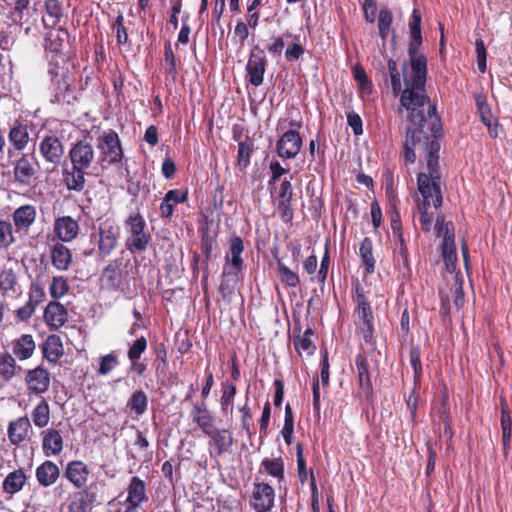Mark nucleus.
I'll use <instances>...</instances> for the list:
<instances>
[{
	"mask_svg": "<svg viewBox=\"0 0 512 512\" xmlns=\"http://www.w3.org/2000/svg\"><path fill=\"white\" fill-rule=\"evenodd\" d=\"M411 72L405 78L406 88L400 97L401 105L409 111V120L417 128H442L436 106L426 94L427 57L419 52L408 54Z\"/></svg>",
	"mask_w": 512,
	"mask_h": 512,
	"instance_id": "f257e3e1",
	"label": "nucleus"
},
{
	"mask_svg": "<svg viewBox=\"0 0 512 512\" xmlns=\"http://www.w3.org/2000/svg\"><path fill=\"white\" fill-rule=\"evenodd\" d=\"M432 132V141L425 153L427 156L428 173L420 172L417 175V188L422 198L433 197V206L437 209L443 204L441 191V172L439 165L440 138L442 130H428Z\"/></svg>",
	"mask_w": 512,
	"mask_h": 512,
	"instance_id": "f03ea898",
	"label": "nucleus"
},
{
	"mask_svg": "<svg viewBox=\"0 0 512 512\" xmlns=\"http://www.w3.org/2000/svg\"><path fill=\"white\" fill-rule=\"evenodd\" d=\"M99 287L102 291L120 293L126 298L135 295V278L132 276L130 260L122 257L110 260L101 270Z\"/></svg>",
	"mask_w": 512,
	"mask_h": 512,
	"instance_id": "7ed1b4c3",
	"label": "nucleus"
},
{
	"mask_svg": "<svg viewBox=\"0 0 512 512\" xmlns=\"http://www.w3.org/2000/svg\"><path fill=\"white\" fill-rule=\"evenodd\" d=\"M123 226L126 249L132 254L146 251L152 242V235L140 211L130 212L124 219Z\"/></svg>",
	"mask_w": 512,
	"mask_h": 512,
	"instance_id": "20e7f679",
	"label": "nucleus"
},
{
	"mask_svg": "<svg viewBox=\"0 0 512 512\" xmlns=\"http://www.w3.org/2000/svg\"><path fill=\"white\" fill-rule=\"evenodd\" d=\"M455 227L452 221L445 222L444 216H438L435 223L436 235L443 236L441 244V255L446 270L454 273L457 266V253L455 244Z\"/></svg>",
	"mask_w": 512,
	"mask_h": 512,
	"instance_id": "39448f33",
	"label": "nucleus"
},
{
	"mask_svg": "<svg viewBox=\"0 0 512 512\" xmlns=\"http://www.w3.org/2000/svg\"><path fill=\"white\" fill-rule=\"evenodd\" d=\"M48 74L54 87V102L72 104L76 100V95L69 70L56 63L53 67H49Z\"/></svg>",
	"mask_w": 512,
	"mask_h": 512,
	"instance_id": "423d86ee",
	"label": "nucleus"
},
{
	"mask_svg": "<svg viewBox=\"0 0 512 512\" xmlns=\"http://www.w3.org/2000/svg\"><path fill=\"white\" fill-rule=\"evenodd\" d=\"M97 236L98 256L106 258L118 247L120 227L113 218H107L99 223Z\"/></svg>",
	"mask_w": 512,
	"mask_h": 512,
	"instance_id": "0eeeda50",
	"label": "nucleus"
},
{
	"mask_svg": "<svg viewBox=\"0 0 512 512\" xmlns=\"http://www.w3.org/2000/svg\"><path fill=\"white\" fill-rule=\"evenodd\" d=\"M357 307L355 313L358 319L359 332L366 343H371L374 335L373 312L368 299L366 298L362 288L358 287Z\"/></svg>",
	"mask_w": 512,
	"mask_h": 512,
	"instance_id": "6e6552de",
	"label": "nucleus"
},
{
	"mask_svg": "<svg viewBox=\"0 0 512 512\" xmlns=\"http://www.w3.org/2000/svg\"><path fill=\"white\" fill-rule=\"evenodd\" d=\"M48 30L44 38V46L48 53L49 67H53L56 63L59 64L58 59H61L64 63L66 62L63 48L70 35L68 30L62 26Z\"/></svg>",
	"mask_w": 512,
	"mask_h": 512,
	"instance_id": "1a4fd4ad",
	"label": "nucleus"
},
{
	"mask_svg": "<svg viewBox=\"0 0 512 512\" xmlns=\"http://www.w3.org/2000/svg\"><path fill=\"white\" fill-rule=\"evenodd\" d=\"M39 164L33 154H23L14 163L13 175L20 187H30L37 180Z\"/></svg>",
	"mask_w": 512,
	"mask_h": 512,
	"instance_id": "9d476101",
	"label": "nucleus"
},
{
	"mask_svg": "<svg viewBox=\"0 0 512 512\" xmlns=\"http://www.w3.org/2000/svg\"><path fill=\"white\" fill-rule=\"evenodd\" d=\"M432 141V132L427 130H407L403 145V160L406 165L413 164L416 161L415 150L426 151L429 143Z\"/></svg>",
	"mask_w": 512,
	"mask_h": 512,
	"instance_id": "9b49d317",
	"label": "nucleus"
},
{
	"mask_svg": "<svg viewBox=\"0 0 512 512\" xmlns=\"http://www.w3.org/2000/svg\"><path fill=\"white\" fill-rule=\"evenodd\" d=\"M268 65V60L263 49L256 46L249 55L246 65V79L254 87L263 84L264 74Z\"/></svg>",
	"mask_w": 512,
	"mask_h": 512,
	"instance_id": "f8f14e48",
	"label": "nucleus"
},
{
	"mask_svg": "<svg viewBox=\"0 0 512 512\" xmlns=\"http://www.w3.org/2000/svg\"><path fill=\"white\" fill-rule=\"evenodd\" d=\"M69 5L63 0H44L42 24L45 29H54L65 23L68 18Z\"/></svg>",
	"mask_w": 512,
	"mask_h": 512,
	"instance_id": "ddd939ff",
	"label": "nucleus"
},
{
	"mask_svg": "<svg viewBox=\"0 0 512 512\" xmlns=\"http://www.w3.org/2000/svg\"><path fill=\"white\" fill-rule=\"evenodd\" d=\"M210 438L209 454L213 458H219L225 453H230L234 444V437L228 429H218L215 426L204 433Z\"/></svg>",
	"mask_w": 512,
	"mask_h": 512,
	"instance_id": "4468645a",
	"label": "nucleus"
},
{
	"mask_svg": "<svg viewBox=\"0 0 512 512\" xmlns=\"http://www.w3.org/2000/svg\"><path fill=\"white\" fill-rule=\"evenodd\" d=\"M256 135L257 132H254L252 135H246L244 139H242L243 130H234L233 139L238 142V151L235 165L236 168L242 173H246V169L250 165L252 153L256 149Z\"/></svg>",
	"mask_w": 512,
	"mask_h": 512,
	"instance_id": "2eb2a0df",
	"label": "nucleus"
},
{
	"mask_svg": "<svg viewBox=\"0 0 512 512\" xmlns=\"http://www.w3.org/2000/svg\"><path fill=\"white\" fill-rule=\"evenodd\" d=\"M244 251V242L241 237L233 236L230 239L229 252L225 256L223 266L224 275L240 274L244 269V261L241 254Z\"/></svg>",
	"mask_w": 512,
	"mask_h": 512,
	"instance_id": "dca6fc26",
	"label": "nucleus"
},
{
	"mask_svg": "<svg viewBox=\"0 0 512 512\" xmlns=\"http://www.w3.org/2000/svg\"><path fill=\"white\" fill-rule=\"evenodd\" d=\"M275 492L271 485L265 482H255L250 505L256 512H269L274 507Z\"/></svg>",
	"mask_w": 512,
	"mask_h": 512,
	"instance_id": "f3484780",
	"label": "nucleus"
},
{
	"mask_svg": "<svg viewBox=\"0 0 512 512\" xmlns=\"http://www.w3.org/2000/svg\"><path fill=\"white\" fill-rule=\"evenodd\" d=\"M355 367L358 377L359 393L370 400L373 397V385L370 375V364L365 353H358L355 356Z\"/></svg>",
	"mask_w": 512,
	"mask_h": 512,
	"instance_id": "a211bd4d",
	"label": "nucleus"
},
{
	"mask_svg": "<svg viewBox=\"0 0 512 512\" xmlns=\"http://www.w3.org/2000/svg\"><path fill=\"white\" fill-rule=\"evenodd\" d=\"M25 382L31 392L41 395L49 390L51 374L46 368L39 365L26 372Z\"/></svg>",
	"mask_w": 512,
	"mask_h": 512,
	"instance_id": "6ab92c4d",
	"label": "nucleus"
},
{
	"mask_svg": "<svg viewBox=\"0 0 512 512\" xmlns=\"http://www.w3.org/2000/svg\"><path fill=\"white\" fill-rule=\"evenodd\" d=\"M43 319L50 330H59L68 321V310L59 301H50L44 309Z\"/></svg>",
	"mask_w": 512,
	"mask_h": 512,
	"instance_id": "aec40b11",
	"label": "nucleus"
},
{
	"mask_svg": "<svg viewBox=\"0 0 512 512\" xmlns=\"http://www.w3.org/2000/svg\"><path fill=\"white\" fill-rule=\"evenodd\" d=\"M98 148L105 155V160L109 164L120 162L123 157L119 137L113 130L99 139Z\"/></svg>",
	"mask_w": 512,
	"mask_h": 512,
	"instance_id": "412c9836",
	"label": "nucleus"
},
{
	"mask_svg": "<svg viewBox=\"0 0 512 512\" xmlns=\"http://www.w3.org/2000/svg\"><path fill=\"white\" fill-rule=\"evenodd\" d=\"M302 145V139L297 130H287L277 143V152L280 157L290 159L295 157Z\"/></svg>",
	"mask_w": 512,
	"mask_h": 512,
	"instance_id": "4be33fe9",
	"label": "nucleus"
},
{
	"mask_svg": "<svg viewBox=\"0 0 512 512\" xmlns=\"http://www.w3.org/2000/svg\"><path fill=\"white\" fill-rule=\"evenodd\" d=\"M69 157L75 167L87 169L94 159V150L86 140H79L70 149Z\"/></svg>",
	"mask_w": 512,
	"mask_h": 512,
	"instance_id": "5701e85b",
	"label": "nucleus"
},
{
	"mask_svg": "<svg viewBox=\"0 0 512 512\" xmlns=\"http://www.w3.org/2000/svg\"><path fill=\"white\" fill-rule=\"evenodd\" d=\"M31 431L32 426L29 418L27 416H21L9 422L7 436L12 445L19 446L21 443L28 440Z\"/></svg>",
	"mask_w": 512,
	"mask_h": 512,
	"instance_id": "b1692460",
	"label": "nucleus"
},
{
	"mask_svg": "<svg viewBox=\"0 0 512 512\" xmlns=\"http://www.w3.org/2000/svg\"><path fill=\"white\" fill-rule=\"evenodd\" d=\"M89 475L88 466L80 460L68 462L64 471V477L77 489L86 485Z\"/></svg>",
	"mask_w": 512,
	"mask_h": 512,
	"instance_id": "393cba45",
	"label": "nucleus"
},
{
	"mask_svg": "<svg viewBox=\"0 0 512 512\" xmlns=\"http://www.w3.org/2000/svg\"><path fill=\"white\" fill-rule=\"evenodd\" d=\"M97 500V494L91 487L74 493L68 504V512H89Z\"/></svg>",
	"mask_w": 512,
	"mask_h": 512,
	"instance_id": "a878e982",
	"label": "nucleus"
},
{
	"mask_svg": "<svg viewBox=\"0 0 512 512\" xmlns=\"http://www.w3.org/2000/svg\"><path fill=\"white\" fill-rule=\"evenodd\" d=\"M42 439V450L46 456L58 455L64 447V440L61 432L55 428H47L40 434Z\"/></svg>",
	"mask_w": 512,
	"mask_h": 512,
	"instance_id": "bb28decb",
	"label": "nucleus"
},
{
	"mask_svg": "<svg viewBox=\"0 0 512 512\" xmlns=\"http://www.w3.org/2000/svg\"><path fill=\"white\" fill-rule=\"evenodd\" d=\"M54 232L63 242H70L79 233V224L71 216L58 217L54 223Z\"/></svg>",
	"mask_w": 512,
	"mask_h": 512,
	"instance_id": "cd10ccee",
	"label": "nucleus"
},
{
	"mask_svg": "<svg viewBox=\"0 0 512 512\" xmlns=\"http://www.w3.org/2000/svg\"><path fill=\"white\" fill-rule=\"evenodd\" d=\"M190 415L192 421L197 424L203 433L215 426L214 418L205 401H197L193 403Z\"/></svg>",
	"mask_w": 512,
	"mask_h": 512,
	"instance_id": "c85d7f7f",
	"label": "nucleus"
},
{
	"mask_svg": "<svg viewBox=\"0 0 512 512\" xmlns=\"http://www.w3.org/2000/svg\"><path fill=\"white\" fill-rule=\"evenodd\" d=\"M126 502L131 507H140V505L148 500L146 494V483L138 476H133L127 487Z\"/></svg>",
	"mask_w": 512,
	"mask_h": 512,
	"instance_id": "c756f323",
	"label": "nucleus"
},
{
	"mask_svg": "<svg viewBox=\"0 0 512 512\" xmlns=\"http://www.w3.org/2000/svg\"><path fill=\"white\" fill-rule=\"evenodd\" d=\"M38 483L43 487H50L55 484L60 476V469L51 460H45L35 471Z\"/></svg>",
	"mask_w": 512,
	"mask_h": 512,
	"instance_id": "7c9ffc66",
	"label": "nucleus"
},
{
	"mask_svg": "<svg viewBox=\"0 0 512 512\" xmlns=\"http://www.w3.org/2000/svg\"><path fill=\"white\" fill-rule=\"evenodd\" d=\"M42 354L51 364H57L64 354L63 344L60 336L49 335L42 345Z\"/></svg>",
	"mask_w": 512,
	"mask_h": 512,
	"instance_id": "2f4dec72",
	"label": "nucleus"
},
{
	"mask_svg": "<svg viewBox=\"0 0 512 512\" xmlns=\"http://www.w3.org/2000/svg\"><path fill=\"white\" fill-rule=\"evenodd\" d=\"M50 258L53 267L58 271H66L72 263L71 250L62 243L54 244L50 251Z\"/></svg>",
	"mask_w": 512,
	"mask_h": 512,
	"instance_id": "473e14b6",
	"label": "nucleus"
},
{
	"mask_svg": "<svg viewBox=\"0 0 512 512\" xmlns=\"http://www.w3.org/2000/svg\"><path fill=\"white\" fill-rule=\"evenodd\" d=\"M40 152L48 162L58 164L63 155V146L56 137L47 136L40 143Z\"/></svg>",
	"mask_w": 512,
	"mask_h": 512,
	"instance_id": "72a5a7b5",
	"label": "nucleus"
},
{
	"mask_svg": "<svg viewBox=\"0 0 512 512\" xmlns=\"http://www.w3.org/2000/svg\"><path fill=\"white\" fill-rule=\"evenodd\" d=\"M10 8L9 18L13 23L24 25L31 17L29 12L30 0H5Z\"/></svg>",
	"mask_w": 512,
	"mask_h": 512,
	"instance_id": "f704fd0d",
	"label": "nucleus"
},
{
	"mask_svg": "<svg viewBox=\"0 0 512 512\" xmlns=\"http://www.w3.org/2000/svg\"><path fill=\"white\" fill-rule=\"evenodd\" d=\"M36 215V209L33 205H22L15 209L12 218L17 231L28 230L35 222Z\"/></svg>",
	"mask_w": 512,
	"mask_h": 512,
	"instance_id": "c9c22d12",
	"label": "nucleus"
},
{
	"mask_svg": "<svg viewBox=\"0 0 512 512\" xmlns=\"http://www.w3.org/2000/svg\"><path fill=\"white\" fill-rule=\"evenodd\" d=\"M36 345L33 336L30 334H22L19 338L12 341L13 354L19 360H27L32 357Z\"/></svg>",
	"mask_w": 512,
	"mask_h": 512,
	"instance_id": "e433bc0d",
	"label": "nucleus"
},
{
	"mask_svg": "<svg viewBox=\"0 0 512 512\" xmlns=\"http://www.w3.org/2000/svg\"><path fill=\"white\" fill-rule=\"evenodd\" d=\"M85 170L84 168L75 167L63 170V182L70 191L80 192L85 187Z\"/></svg>",
	"mask_w": 512,
	"mask_h": 512,
	"instance_id": "4c0bfd02",
	"label": "nucleus"
},
{
	"mask_svg": "<svg viewBox=\"0 0 512 512\" xmlns=\"http://www.w3.org/2000/svg\"><path fill=\"white\" fill-rule=\"evenodd\" d=\"M359 257L364 267L366 275H371L376 269V259L373 253V241L369 237H365L359 247Z\"/></svg>",
	"mask_w": 512,
	"mask_h": 512,
	"instance_id": "58836bf2",
	"label": "nucleus"
},
{
	"mask_svg": "<svg viewBox=\"0 0 512 512\" xmlns=\"http://www.w3.org/2000/svg\"><path fill=\"white\" fill-rule=\"evenodd\" d=\"M393 236L395 237L394 261L399 265L401 264L407 271H410L409 250L404 233L399 231L398 233H393Z\"/></svg>",
	"mask_w": 512,
	"mask_h": 512,
	"instance_id": "ea45409f",
	"label": "nucleus"
},
{
	"mask_svg": "<svg viewBox=\"0 0 512 512\" xmlns=\"http://www.w3.org/2000/svg\"><path fill=\"white\" fill-rule=\"evenodd\" d=\"M27 480L23 469H17L10 472L3 481V491L7 494H15L22 490Z\"/></svg>",
	"mask_w": 512,
	"mask_h": 512,
	"instance_id": "a19ab883",
	"label": "nucleus"
},
{
	"mask_svg": "<svg viewBox=\"0 0 512 512\" xmlns=\"http://www.w3.org/2000/svg\"><path fill=\"white\" fill-rule=\"evenodd\" d=\"M21 367L17 365L15 358L7 351L0 353V379L10 381Z\"/></svg>",
	"mask_w": 512,
	"mask_h": 512,
	"instance_id": "79ce46f5",
	"label": "nucleus"
},
{
	"mask_svg": "<svg viewBox=\"0 0 512 512\" xmlns=\"http://www.w3.org/2000/svg\"><path fill=\"white\" fill-rule=\"evenodd\" d=\"M131 414L137 417L144 415L148 409V397L142 389L134 391L127 401Z\"/></svg>",
	"mask_w": 512,
	"mask_h": 512,
	"instance_id": "37998d69",
	"label": "nucleus"
},
{
	"mask_svg": "<svg viewBox=\"0 0 512 512\" xmlns=\"http://www.w3.org/2000/svg\"><path fill=\"white\" fill-rule=\"evenodd\" d=\"M261 467L268 475L276 478L279 483L285 481V466L282 457L264 458L261 461Z\"/></svg>",
	"mask_w": 512,
	"mask_h": 512,
	"instance_id": "c03bdc74",
	"label": "nucleus"
},
{
	"mask_svg": "<svg viewBox=\"0 0 512 512\" xmlns=\"http://www.w3.org/2000/svg\"><path fill=\"white\" fill-rule=\"evenodd\" d=\"M474 98L476 102L477 112L480 116L482 123L487 128H491L496 120L488 105L487 97L484 94L480 93L476 94Z\"/></svg>",
	"mask_w": 512,
	"mask_h": 512,
	"instance_id": "a18cd8bd",
	"label": "nucleus"
},
{
	"mask_svg": "<svg viewBox=\"0 0 512 512\" xmlns=\"http://www.w3.org/2000/svg\"><path fill=\"white\" fill-rule=\"evenodd\" d=\"M70 286L66 277L62 275L53 276L49 285V294L53 299L52 301H57L58 299L64 297L69 293Z\"/></svg>",
	"mask_w": 512,
	"mask_h": 512,
	"instance_id": "49530a36",
	"label": "nucleus"
},
{
	"mask_svg": "<svg viewBox=\"0 0 512 512\" xmlns=\"http://www.w3.org/2000/svg\"><path fill=\"white\" fill-rule=\"evenodd\" d=\"M222 395L220 397V408L222 413H226L230 408V412L233 411V403L237 394V387L234 383L225 381L222 382Z\"/></svg>",
	"mask_w": 512,
	"mask_h": 512,
	"instance_id": "de8ad7c7",
	"label": "nucleus"
},
{
	"mask_svg": "<svg viewBox=\"0 0 512 512\" xmlns=\"http://www.w3.org/2000/svg\"><path fill=\"white\" fill-rule=\"evenodd\" d=\"M32 421L38 428H44L50 421V407L45 399H42L32 411Z\"/></svg>",
	"mask_w": 512,
	"mask_h": 512,
	"instance_id": "09e8293b",
	"label": "nucleus"
},
{
	"mask_svg": "<svg viewBox=\"0 0 512 512\" xmlns=\"http://www.w3.org/2000/svg\"><path fill=\"white\" fill-rule=\"evenodd\" d=\"M389 77L391 82V89L395 96L402 94V79L401 73L398 69V64L394 59H389L387 62V73H385V79Z\"/></svg>",
	"mask_w": 512,
	"mask_h": 512,
	"instance_id": "8fccbe9b",
	"label": "nucleus"
},
{
	"mask_svg": "<svg viewBox=\"0 0 512 512\" xmlns=\"http://www.w3.org/2000/svg\"><path fill=\"white\" fill-rule=\"evenodd\" d=\"M277 270L281 278V282L290 288L297 287L300 284L299 275L291 270L281 259H277Z\"/></svg>",
	"mask_w": 512,
	"mask_h": 512,
	"instance_id": "3c124183",
	"label": "nucleus"
},
{
	"mask_svg": "<svg viewBox=\"0 0 512 512\" xmlns=\"http://www.w3.org/2000/svg\"><path fill=\"white\" fill-rule=\"evenodd\" d=\"M409 360L414 373V386L418 387L421 384L423 374V367L421 362V349L419 346H413L409 352Z\"/></svg>",
	"mask_w": 512,
	"mask_h": 512,
	"instance_id": "603ef678",
	"label": "nucleus"
},
{
	"mask_svg": "<svg viewBox=\"0 0 512 512\" xmlns=\"http://www.w3.org/2000/svg\"><path fill=\"white\" fill-rule=\"evenodd\" d=\"M430 205H433V197L423 198L418 204V210L420 213V225L421 229L425 232H429L432 227L433 214L428 212Z\"/></svg>",
	"mask_w": 512,
	"mask_h": 512,
	"instance_id": "864d4df0",
	"label": "nucleus"
},
{
	"mask_svg": "<svg viewBox=\"0 0 512 512\" xmlns=\"http://www.w3.org/2000/svg\"><path fill=\"white\" fill-rule=\"evenodd\" d=\"M239 274L236 275H224L222 273V281L219 285V293L225 302H230L231 297L234 294L235 286L239 281Z\"/></svg>",
	"mask_w": 512,
	"mask_h": 512,
	"instance_id": "5fc2aeb1",
	"label": "nucleus"
},
{
	"mask_svg": "<svg viewBox=\"0 0 512 512\" xmlns=\"http://www.w3.org/2000/svg\"><path fill=\"white\" fill-rule=\"evenodd\" d=\"M393 22V14L392 12L386 8L383 7L380 9L379 17H378V29H379V36L382 39V41H385L390 33V28Z\"/></svg>",
	"mask_w": 512,
	"mask_h": 512,
	"instance_id": "6e6d98bb",
	"label": "nucleus"
},
{
	"mask_svg": "<svg viewBox=\"0 0 512 512\" xmlns=\"http://www.w3.org/2000/svg\"><path fill=\"white\" fill-rule=\"evenodd\" d=\"M147 345L148 342L144 336L138 337L133 341V343L130 344L127 357L131 364H135L137 361H139L141 355L146 351Z\"/></svg>",
	"mask_w": 512,
	"mask_h": 512,
	"instance_id": "4d7b16f0",
	"label": "nucleus"
},
{
	"mask_svg": "<svg viewBox=\"0 0 512 512\" xmlns=\"http://www.w3.org/2000/svg\"><path fill=\"white\" fill-rule=\"evenodd\" d=\"M125 19L123 14H119L112 25L113 30L116 32V40L118 45L121 46H131V42L129 41V36L127 32V28L124 25Z\"/></svg>",
	"mask_w": 512,
	"mask_h": 512,
	"instance_id": "13d9d810",
	"label": "nucleus"
},
{
	"mask_svg": "<svg viewBox=\"0 0 512 512\" xmlns=\"http://www.w3.org/2000/svg\"><path fill=\"white\" fill-rule=\"evenodd\" d=\"M214 243H215L214 237L208 235V233L202 234L200 244H201L202 253L205 257V259L203 260L204 270H205L204 281H207V278H208V262L212 256Z\"/></svg>",
	"mask_w": 512,
	"mask_h": 512,
	"instance_id": "bf43d9fd",
	"label": "nucleus"
},
{
	"mask_svg": "<svg viewBox=\"0 0 512 512\" xmlns=\"http://www.w3.org/2000/svg\"><path fill=\"white\" fill-rule=\"evenodd\" d=\"M15 242L12 224L0 219V249H7Z\"/></svg>",
	"mask_w": 512,
	"mask_h": 512,
	"instance_id": "052dcab7",
	"label": "nucleus"
},
{
	"mask_svg": "<svg viewBox=\"0 0 512 512\" xmlns=\"http://www.w3.org/2000/svg\"><path fill=\"white\" fill-rule=\"evenodd\" d=\"M17 285V276L12 268H4L0 271V291L7 293L14 291Z\"/></svg>",
	"mask_w": 512,
	"mask_h": 512,
	"instance_id": "680f3d73",
	"label": "nucleus"
},
{
	"mask_svg": "<svg viewBox=\"0 0 512 512\" xmlns=\"http://www.w3.org/2000/svg\"><path fill=\"white\" fill-rule=\"evenodd\" d=\"M46 293L44 285L40 281H34L29 286L28 302L37 308L44 301Z\"/></svg>",
	"mask_w": 512,
	"mask_h": 512,
	"instance_id": "e2e57ef3",
	"label": "nucleus"
},
{
	"mask_svg": "<svg viewBox=\"0 0 512 512\" xmlns=\"http://www.w3.org/2000/svg\"><path fill=\"white\" fill-rule=\"evenodd\" d=\"M352 74L361 90L371 92V80L369 79L364 67L361 64L358 63L352 67Z\"/></svg>",
	"mask_w": 512,
	"mask_h": 512,
	"instance_id": "0e129e2a",
	"label": "nucleus"
},
{
	"mask_svg": "<svg viewBox=\"0 0 512 512\" xmlns=\"http://www.w3.org/2000/svg\"><path fill=\"white\" fill-rule=\"evenodd\" d=\"M119 365L118 356L115 351L100 358L98 374L107 375Z\"/></svg>",
	"mask_w": 512,
	"mask_h": 512,
	"instance_id": "69168bd1",
	"label": "nucleus"
},
{
	"mask_svg": "<svg viewBox=\"0 0 512 512\" xmlns=\"http://www.w3.org/2000/svg\"><path fill=\"white\" fill-rule=\"evenodd\" d=\"M296 456L299 481L304 484L308 479V471L306 467V460L303 456V446L301 443H297L296 445Z\"/></svg>",
	"mask_w": 512,
	"mask_h": 512,
	"instance_id": "338daca9",
	"label": "nucleus"
},
{
	"mask_svg": "<svg viewBox=\"0 0 512 512\" xmlns=\"http://www.w3.org/2000/svg\"><path fill=\"white\" fill-rule=\"evenodd\" d=\"M314 334L313 330L308 328L305 330L302 336H298L294 339V347L295 349L300 351H308L311 348H315L311 341V336Z\"/></svg>",
	"mask_w": 512,
	"mask_h": 512,
	"instance_id": "774afa93",
	"label": "nucleus"
}]
</instances>
